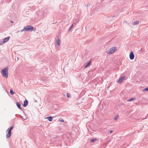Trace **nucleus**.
<instances>
[{
    "instance_id": "1",
    "label": "nucleus",
    "mask_w": 148,
    "mask_h": 148,
    "mask_svg": "<svg viewBox=\"0 0 148 148\" xmlns=\"http://www.w3.org/2000/svg\"><path fill=\"white\" fill-rule=\"evenodd\" d=\"M8 67H6L2 70L1 72L3 77L7 78L8 77Z\"/></svg>"
},
{
    "instance_id": "2",
    "label": "nucleus",
    "mask_w": 148,
    "mask_h": 148,
    "mask_svg": "<svg viewBox=\"0 0 148 148\" xmlns=\"http://www.w3.org/2000/svg\"><path fill=\"white\" fill-rule=\"evenodd\" d=\"M33 30L34 27L32 26L29 25L24 27L23 29L21 31V32H23V31H32Z\"/></svg>"
},
{
    "instance_id": "3",
    "label": "nucleus",
    "mask_w": 148,
    "mask_h": 148,
    "mask_svg": "<svg viewBox=\"0 0 148 148\" xmlns=\"http://www.w3.org/2000/svg\"><path fill=\"white\" fill-rule=\"evenodd\" d=\"M117 48L116 47H111L109 49L108 52V53L109 54H111L114 53L116 50Z\"/></svg>"
},
{
    "instance_id": "4",
    "label": "nucleus",
    "mask_w": 148,
    "mask_h": 148,
    "mask_svg": "<svg viewBox=\"0 0 148 148\" xmlns=\"http://www.w3.org/2000/svg\"><path fill=\"white\" fill-rule=\"evenodd\" d=\"M134 58V55L132 51L131 52L130 54V58L131 60H133Z\"/></svg>"
},
{
    "instance_id": "5",
    "label": "nucleus",
    "mask_w": 148,
    "mask_h": 148,
    "mask_svg": "<svg viewBox=\"0 0 148 148\" xmlns=\"http://www.w3.org/2000/svg\"><path fill=\"white\" fill-rule=\"evenodd\" d=\"M125 78L124 77H122L120 78L119 80L117 81V82L118 83H121L123 81V80Z\"/></svg>"
},
{
    "instance_id": "6",
    "label": "nucleus",
    "mask_w": 148,
    "mask_h": 148,
    "mask_svg": "<svg viewBox=\"0 0 148 148\" xmlns=\"http://www.w3.org/2000/svg\"><path fill=\"white\" fill-rule=\"evenodd\" d=\"M28 104V101L27 100H25L24 101V103L23 105V106L24 107H26V106Z\"/></svg>"
},
{
    "instance_id": "7",
    "label": "nucleus",
    "mask_w": 148,
    "mask_h": 148,
    "mask_svg": "<svg viewBox=\"0 0 148 148\" xmlns=\"http://www.w3.org/2000/svg\"><path fill=\"white\" fill-rule=\"evenodd\" d=\"M10 38V37H6V38H4L3 39V43H5V42H7L9 40Z\"/></svg>"
},
{
    "instance_id": "8",
    "label": "nucleus",
    "mask_w": 148,
    "mask_h": 148,
    "mask_svg": "<svg viewBox=\"0 0 148 148\" xmlns=\"http://www.w3.org/2000/svg\"><path fill=\"white\" fill-rule=\"evenodd\" d=\"M45 119H48V121H51L52 120V118L51 116L47 117Z\"/></svg>"
},
{
    "instance_id": "9",
    "label": "nucleus",
    "mask_w": 148,
    "mask_h": 148,
    "mask_svg": "<svg viewBox=\"0 0 148 148\" xmlns=\"http://www.w3.org/2000/svg\"><path fill=\"white\" fill-rule=\"evenodd\" d=\"M16 105L18 108L21 110V105L20 103L18 102H17L16 103Z\"/></svg>"
},
{
    "instance_id": "10",
    "label": "nucleus",
    "mask_w": 148,
    "mask_h": 148,
    "mask_svg": "<svg viewBox=\"0 0 148 148\" xmlns=\"http://www.w3.org/2000/svg\"><path fill=\"white\" fill-rule=\"evenodd\" d=\"M60 40L59 39H58L56 41V44L59 46L60 45Z\"/></svg>"
},
{
    "instance_id": "11",
    "label": "nucleus",
    "mask_w": 148,
    "mask_h": 148,
    "mask_svg": "<svg viewBox=\"0 0 148 148\" xmlns=\"http://www.w3.org/2000/svg\"><path fill=\"white\" fill-rule=\"evenodd\" d=\"M11 134H9L8 133L6 135V137L7 138H9L11 136Z\"/></svg>"
},
{
    "instance_id": "12",
    "label": "nucleus",
    "mask_w": 148,
    "mask_h": 148,
    "mask_svg": "<svg viewBox=\"0 0 148 148\" xmlns=\"http://www.w3.org/2000/svg\"><path fill=\"white\" fill-rule=\"evenodd\" d=\"M97 140V139L96 138H93L92 139H91L90 141L91 142H93L95 141H96Z\"/></svg>"
},
{
    "instance_id": "13",
    "label": "nucleus",
    "mask_w": 148,
    "mask_h": 148,
    "mask_svg": "<svg viewBox=\"0 0 148 148\" xmlns=\"http://www.w3.org/2000/svg\"><path fill=\"white\" fill-rule=\"evenodd\" d=\"M10 94L12 95H14L15 93L13 91L12 89L10 90Z\"/></svg>"
},
{
    "instance_id": "14",
    "label": "nucleus",
    "mask_w": 148,
    "mask_h": 148,
    "mask_svg": "<svg viewBox=\"0 0 148 148\" xmlns=\"http://www.w3.org/2000/svg\"><path fill=\"white\" fill-rule=\"evenodd\" d=\"M135 99V98H132L130 99L127 100V101H130L132 100H134Z\"/></svg>"
},
{
    "instance_id": "15",
    "label": "nucleus",
    "mask_w": 148,
    "mask_h": 148,
    "mask_svg": "<svg viewBox=\"0 0 148 148\" xmlns=\"http://www.w3.org/2000/svg\"><path fill=\"white\" fill-rule=\"evenodd\" d=\"M139 23V22L138 21H136V22H134L132 23V24L134 25L138 24Z\"/></svg>"
},
{
    "instance_id": "16",
    "label": "nucleus",
    "mask_w": 148,
    "mask_h": 148,
    "mask_svg": "<svg viewBox=\"0 0 148 148\" xmlns=\"http://www.w3.org/2000/svg\"><path fill=\"white\" fill-rule=\"evenodd\" d=\"M90 62H88V63L85 66V67H87L88 66H89L90 65Z\"/></svg>"
},
{
    "instance_id": "17",
    "label": "nucleus",
    "mask_w": 148,
    "mask_h": 148,
    "mask_svg": "<svg viewBox=\"0 0 148 148\" xmlns=\"http://www.w3.org/2000/svg\"><path fill=\"white\" fill-rule=\"evenodd\" d=\"M118 118V116L117 115L114 118V119L116 121H117Z\"/></svg>"
},
{
    "instance_id": "18",
    "label": "nucleus",
    "mask_w": 148,
    "mask_h": 148,
    "mask_svg": "<svg viewBox=\"0 0 148 148\" xmlns=\"http://www.w3.org/2000/svg\"><path fill=\"white\" fill-rule=\"evenodd\" d=\"M148 90V87L145 88V89L143 90V91L145 92Z\"/></svg>"
},
{
    "instance_id": "19",
    "label": "nucleus",
    "mask_w": 148,
    "mask_h": 148,
    "mask_svg": "<svg viewBox=\"0 0 148 148\" xmlns=\"http://www.w3.org/2000/svg\"><path fill=\"white\" fill-rule=\"evenodd\" d=\"M73 24H72L71 26V27H70L69 28V29L70 30L73 27Z\"/></svg>"
},
{
    "instance_id": "20",
    "label": "nucleus",
    "mask_w": 148,
    "mask_h": 148,
    "mask_svg": "<svg viewBox=\"0 0 148 148\" xmlns=\"http://www.w3.org/2000/svg\"><path fill=\"white\" fill-rule=\"evenodd\" d=\"M70 95H71L67 93V96L68 97V98L70 97Z\"/></svg>"
},
{
    "instance_id": "21",
    "label": "nucleus",
    "mask_w": 148,
    "mask_h": 148,
    "mask_svg": "<svg viewBox=\"0 0 148 148\" xmlns=\"http://www.w3.org/2000/svg\"><path fill=\"white\" fill-rule=\"evenodd\" d=\"M7 131H8V133L11 134V131L8 129Z\"/></svg>"
},
{
    "instance_id": "22",
    "label": "nucleus",
    "mask_w": 148,
    "mask_h": 148,
    "mask_svg": "<svg viewBox=\"0 0 148 148\" xmlns=\"http://www.w3.org/2000/svg\"><path fill=\"white\" fill-rule=\"evenodd\" d=\"M13 127H12L8 128V129L11 131L13 129Z\"/></svg>"
},
{
    "instance_id": "23",
    "label": "nucleus",
    "mask_w": 148,
    "mask_h": 148,
    "mask_svg": "<svg viewBox=\"0 0 148 148\" xmlns=\"http://www.w3.org/2000/svg\"><path fill=\"white\" fill-rule=\"evenodd\" d=\"M60 121L62 122H64V120L63 119H61Z\"/></svg>"
},
{
    "instance_id": "24",
    "label": "nucleus",
    "mask_w": 148,
    "mask_h": 148,
    "mask_svg": "<svg viewBox=\"0 0 148 148\" xmlns=\"http://www.w3.org/2000/svg\"><path fill=\"white\" fill-rule=\"evenodd\" d=\"M112 131H110V133H112Z\"/></svg>"
},
{
    "instance_id": "25",
    "label": "nucleus",
    "mask_w": 148,
    "mask_h": 148,
    "mask_svg": "<svg viewBox=\"0 0 148 148\" xmlns=\"http://www.w3.org/2000/svg\"><path fill=\"white\" fill-rule=\"evenodd\" d=\"M18 59H19L18 58V57H17V60H18Z\"/></svg>"
},
{
    "instance_id": "26",
    "label": "nucleus",
    "mask_w": 148,
    "mask_h": 148,
    "mask_svg": "<svg viewBox=\"0 0 148 148\" xmlns=\"http://www.w3.org/2000/svg\"><path fill=\"white\" fill-rule=\"evenodd\" d=\"M10 22H11V23H13V21H11Z\"/></svg>"
}]
</instances>
